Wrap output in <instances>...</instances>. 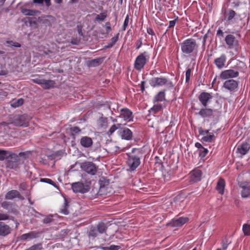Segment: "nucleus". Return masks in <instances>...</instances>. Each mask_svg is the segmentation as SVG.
I'll return each instance as SVG.
<instances>
[{"mask_svg": "<svg viewBox=\"0 0 250 250\" xmlns=\"http://www.w3.org/2000/svg\"><path fill=\"white\" fill-rule=\"evenodd\" d=\"M99 122L102 126H105L107 123V118L106 117H101L100 118Z\"/></svg>", "mask_w": 250, "mask_h": 250, "instance_id": "09e8293b", "label": "nucleus"}, {"mask_svg": "<svg viewBox=\"0 0 250 250\" xmlns=\"http://www.w3.org/2000/svg\"><path fill=\"white\" fill-rule=\"evenodd\" d=\"M121 124H118L117 125H112L109 128L108 130V133L110 135L112 134L117 129L121 128Z\"/></svg>", "mask_w": 250, "mask_h": 250, "instance_id": "c9c22d12", "label": "nucleus"}, {"mask_svg": "<svg viewBox=\"0 0 250 250\" xmlns=\"http://www.w3.org/2000/svg\"><path fill=\"white\" fill-rule=\"evenodd\" d=\"M215 139V136L212 133H208L206 136H203L201 140L205 142H211Z\"/></svg>", "mask_w": 250, "mask_h": 250, "instance_id": "cd10ccee", "label": "nucleus"}, {"mask_svg": "<svg viewBox=\"0 0 250 250\" xmlns=\"http://www.w3.org/2000/svg\"><path fill=\"white\" fill-rule=\"evenodd\" d=\"M18 158L17 154L10 151L0 149V161L5 159H16Z\"/></svg>", "mask_w": 250, "mask_h": 250, "instance_id": "ddd939ff", "label": "nucleus"}, {"mask_svg": "<svg viewBox=\"0 0 250 250\" xmlns=\"http://www.w3.org/2000/svg\"><path fill=\"white\" fill-rule=\"evenodd\" d=\"M142 154L140 149L136 148H133L131 153L126 154L128 156L127 165L131 170H135L140 165Z\"/></svg>", "mask_w": 250, "mask_h": 250, "instance_id": "f03ea898", "label": "nucleus"}, {"mask_svg": "<svg viewBox=\"0 0 250 250\" xmlns=\"http://www.w3.org/2000/svg\"><path fill=\"white\" fill-rule=\"evenodd\" d=\"M68 202L66 200V199H64V202L63 203V205L62 206V208L61 209L60 212L64 215H67L69 214V211L67 209V208L68 207Z\"/></svg>", "mask_w": 250, "mask_h": 250, "instance_id": "7c9ffc66", "label": "nucleus"}, {"mask_svg": "<svg viewBox=\"0 0 250 250\" xmlns=\"http://www.w3.org/2000/svg\"><path fill=\"white\" fill-rule=\"evenodd\" d=\"M212 114V110L209 108L201 109L199 112V114L203 118L210 116Z\"/></svg>", "mask_w": 250, "mask_h": 250, "instance_id": "a878e982", "label": "nucleus"}, {"mask_svg": "<svg viewBox=\"0 0 250 250\" xmlns=\"http://www.w3.org/2000/svg\"><path fill=\"white\" fill-rule=\"evenodd\" d=\"M44 1L47 6H49L51 5V0H44Z\"/></svg>", "mask_w": 250, "mask_h": 250, "instance_id": "774afa93", "label": "nucleus"}, {"mask_svg": "<svg viewBox=\"0 0 250 250\" xmlns=\"http://www.w3.org/2000/svg\"><path fill=\"white\" fill-rule=\"evenodd\" d=\"M217 76L214 79L213 81H212V86H214V85H215L216 83L217 84H218V83H219V81L218 82H217Z\"/></svg>", "mask_w": 250, "mask_h": 250, "instance_id": "338daca9", "label": "nucleus"}, {"mask_svg": "<svg viewBox=\"0 0 250 250\" xmlns=\"http://www.w3.org/2000/svg\"><path fill=\"white\" fill-rule=\"evenodd\" d=\"M146 82L145 81H142L141 83V90L142 92H143L145 90V85Z\"/></svg>", "mask_w": 250, "mask_h": 250, "instance_id": "0e129e2a", "label": "nucleus"}, {"mask_svg": "<svg viewBox=\"0 0 250 250\" xmlns=\"http://www.w3.org/2000/svg\"><path fill=\"white\" fill-rule=\"evenodd\" d=\"M6 42L8 44H9L10 45L16 47H20L21 46L19 43L13 42L12 41H7Z\"/></svg>", "mask_w": 250, "mask_h": 250, "instance_id": "5fc2aeb1", "label": "nucleus"}, {"mask_svg": "<svg viewBox=\"0 0 250 250\" xmlns=\"http://www.w3.org/2000/svg\"><path fill=\"white\" fill-rule=\"evenodd\" d=\"M117 133L123 140H131L133 137L132 132L127 127H121L118 130Z\"/></svg>", "mask_w": 250, "mask_h": 250, "instance_id": "0eeeda50", "label": "nucleus"}, {"mask_svg": "<svg viewBox=\"0 0 250 250\" xmlns=\"http://www.w3.org/2000/svg\"><path fill=\"white\" fill-rule=\"evenodd\" d=\"M70 130L71 131L72 134L74 135L76 134H78L81 132V129L79 127L74 126L70 128Z\"/></svg>", "mask_w": 250, "mask_h": 250, "instance_id": "8fccbe9b", "label": "nucleus"}, {"mask_svg": "<svg viewBox=\"0 0 250 250\" xmlns=\"http://www.w3.org/2000/svg\"><path fill=\"white\" fill-rule=\"evenodd\" d=\"M178 17H177V18L174 20L169 21V26L168 28H170L171 27H173L175 25V24L178 21Z\"/></svg>", "mask_w": 250, "mask_h": 250, "instance_id": "4d7b16f0", "label": "nucleus"}, {"mask_svg": "<svg viewBox=\"0 0 250 250\" xmlns=\"http://www.w3.org/2000/svg\"><path fill=\"white\" fill-rule=\"evenodd\" d=\"M1 207L8 211V212H12V208L13 205L12 203L7 201H4L1 204Z\"/></svg>", "mask_w": 250, "mask_h": 250, "instance_id": "c756f323", "label": "nucleus"}, {"mask_svg": "<svg viewBox=\"0 0 250 250\" xmlns=\"http://www.w3.org/2000/svg\"><path fill=\"white\" fill-rule=\"evenodd\" d=\"M149 59V55L147 52L145 51L140 54L135 60L134 68L138 71H141L144 67Z\"/></svg>", "mask_w": 250, "mask_h": 250, "instance_id": "20e7f679", "label": "nucleus"}, {"mask_svg": "<svg viewBox=\"0 0 250 250\" xmlns=\"http://www.w3.org/2000/svg\"><path fill=\"white\" fill-rule=\"evenodd\" d=\"M223 87L230 91H233L237 88L238 83L234 80H229L224 83Z\"/></svg>", "mask_w": 250, "mask_h": 250, "instance_id": "a211bd4d", "label": "nucleus"}, {"mask_svg": "<svg viewBox=\"0 0 250 250\" xmlns=\"http://www.w3.org/2000/svg\"><path fill=\"white\" fill-rule=\"evenodd\" d=\"M149 83L150 85L152 87H157L166 85L168 89H171L174 87L173 83L168 80L166 77H153L151 78Z\"/></svg>", "mask_w": 250, "mask_h": 250, "instance_id": "7ed1b4c3", "label": "nucleus"}, {"mask_svg": "<svg viewBox=\"0 0 250 250\" xmlns=\"http://www.w3.org/2000/svg\"><path fill=\"white\" fill-rule=\"evenodd\" d=\"M24 101L22 98L14 99L11 102V106L13 107H18L23 104Z\"/></svg>", "mask_w": 250, "mask_h": 250, "instance_id": "c85d7f7f", "label": "nucleus"}, {"mask_svg": "<svg viewBox=\"0 0 250 250\" xmlns=\"http://www.w3.org/2000/svg\"><path fill=\"white\" fill-rule=\"evenodd\" d=\"M212 98V95L208 92H202L199 96L198 99L202 105L206 107L208 103Z\"/></svg>", "mask_w": 250, "mask_h": 250, "instance_id": "dca6fc26", "label": "nucleus"}, {"mask_svg": "<svg viewBox=\"0 0 250 250\" xmlns=\"http://www.w3.org/2000/svg\"><path fill=\"white\" fill-rule=\"evenodd\" d=\"M11 124L16 126L26 127L28 125V120L24 115H18L14 118Z\"/></svg>", "mask_w": 250, "mask_h": 250, "instance_id": "423d86ee", "label": "nucleus"}, {"mask_svg": "<svg viewBox=\"0 0 250 250\" xmlns=\"http://www.w3.org/2000/svg\"><path fill=\"white\" fill-rule=\"evenodd\" d=\"M195 146L196 147L198 148L199 151H200V149H202L204 147L202 146V145L198 142H197L195 144Z\"/></svg>", "mask_w": 250, "mask_h": 250, "instance_id": "e2e57ef3", "label": "nucleus"}, {"mask_svg": "<svg viewBox=\"0 0 250 250\" xmlns=\"http://www.w3.org/2000/svg\"><path fill=\"white\" fill-rule=\"evenodd\" d=\"M9 216L6 213H0V221L1 220H6L8 219Z\"/></svg>", "mask_w": 250, "mask_h": 250, "instance_id": "6e6d98bb", "label": "nucleus"}, {"mask_svg": "<svg viewBox=\"0 0 250 250\" xmlns=\"http://www.w3.org/2000/svg\"><path fill=\"white\" fill-rule=\"evenodd\" d=\"M11 231L9 226L3 222H0V236H5L8 235Z\"/></svg>", "mask_w": 250, "mask_h": 250, "instance_id": "412c9836", "label": "nucleus"}, {"mask_svg": "<svg viewBox=\"0 0 250 250\" xmlns=\"http://www.w3.org/2000/svg\"><path fill=\"white\" fill-rule=\"evenodd\" d=\"M225 181L223 179L220 178V194H223L225 192Z\"/></svg>", "mask_w": 250, "mask_h": 250, "instance_id": "58836bf2", "label": "nucleus"}, {"mask_svg": "<svg viewBox=\"0 0 250 250\" xmlns=\"http://www.w3.org/2000/svg\"><path fill=\"white\" fill-rule=\"evenodd\" d=\"M241 190V196L243 198H248L250 196V181L241 182L239 184Z\"/></svg>", "mask_w": 250, "mask_h": 250, "instance_id": "6e6552de", "label": "nucleus"}, {"mask_svg": "<svg viewBox=\"0 0 250 250\" xmlns=\"http://www.w3.org/2000/svg\"><path fill=\"white\" fill-rule=\"evenodd\" d=\"M162 108V104H155L151 108L150 110L153 113H156L160 111Z\"/></svg>", "mask_w": 250, "mask_h": 250, "instance_id": "e433bc0d", "label": "nucleus"}, {"mask_svg": "<svg viewBox=\"0 0 250 250\" xmlns=\"http://www.w3.org/2000/svg\"><path fill=\"white\" fill-rule=\"evenodd\" d=\"M121 246L118 245H111L108 247H101L102 250H119L121 249Z\"/></svg>", "mask_w": 250, "mask_h": 250, "instance_id": "f704fd0d", "label": "nucleus"}, {"mask_svg": "<svg viewBox=\"0 0 250 250\" xmlns=\"http://www.w3.org/2000/svg\"><path fill=\"white\" fill-rule=\"evenodd\" d=\"M250 149V144L247 142H243L237 146V153L240 155L241 157L247 154Z\"/></svg>", "mask_w": 250, "mask_h": 250, "instance_id": "1a4fd4ad", "label": "nucleus"}, {"mask_svg": "<svg viewBox=\"0 0 250 250\" xmlns=\"http://www.w3.org/2000/svg\"><path fill=\"white\" fill-rule=\"evenodd\" d=\"M165 100V91H161L158 93L155 96L153 102L154 103L158 102H162Z\"/></svg>", "mask_w": 250, "mask_h": 250, "instance_id": "393cba45", "label": "nucleus"}, {"mask_svg": "<svg viewBox=\"0 0 250 250\" xmlns=\"http://www.w3.org/2000/svg\"><path fill=\"white\" fill-rule=\"evenodd\" d=\"M191 69L188 68L186 71V83H188L190 80Z\"/></svg>", "mask_w": 250, "mask_h": 250, "instance_id": "49530a36", "label": "nucleus"}, {"mask_svg": "<svg viewBox=\"0 0 250 250\" xmlns=\"http://www.w3.org/2000/svg\"><path fill=\"white\" fill-rule=\"evenodd\" d=\"M81 145L84 148H89L93 145L92 139L88 136H83L80 140Z\"/></svg>", "mask_w": 250, "mask_h": 250, "instance_id": "6ab92c4d", "label": "nucleus"}, {"mask_svg": "<svg viewBox=\"0 0 250 250\" xmlns=\"http://www.w3.org/2000/svg\"><path fill=\"white\" fill-rule=\"evenodd\" d=\"M40 233L35 231H32L28 233L22 234L20 236V239L21 241H29L39 237Z\"/></svg>", "mask_w": 250, "mask_h": 250, "instance_id": "2eb2a0df", "label": "nucleus"}, {"mask_svg": "<svg viewBox=\"0 0 250 250\" xmlns=\"http://www.w3.org/2000/svg\"><path fill=\"white\" fill-rule=\"evenodd\" d=\"M190 175V180L196 182L201 180L202 172L200 169H194L191 172Z\"/></svg>", "mask_w": 250, "mask_h": 250, "instance_id": "aec40b11", "label": "nucleus"}, {"mask_svg": "<svg viewBox=\"0 0 250 250\" xmlns=\"http://www.w3.org/2000/svg\"><path fill=\"white\" fill-rule=\"evenodd\" d=\"M98 230L96 229H91L89 232L88 236L89 237L92 238V239H94L95 237H96L97 236L98 234Z\"/></svg>", "mask_w": 250, "mask_h": 250, "instance_id": "ea45409f", "label": "nucleus"}, {"mask_svg": "<svg viewBox=\"0 0 250 250\" xmlns=\"http://www.w3.org/2000/svg\"><path fill=\"white\" fill-rule=\"evenodd\" d=\"M107 17L106 12H104L97 15L95 18V20L97 21H103Z\"/></svg>", "mask_w": 250, "mask_h": 250, "instance_id": "72a5a7b5", "label": "nucleus"}, {"mask_svg": "<svg viewBox=\"0 0 250 250\" xmlns=\"http://www.w3.org/2000/svg\"><path fill=\"white\" fill-rule=\"evenodd\" d=\"M188 221V217L174 218L167 224V225L172 227H180L186 224Z\"/></svg>", "mask_w": 250, "mask_h": 250, "instance_id": "9b49d317", "label": "nucleus"}, {"mask_svg": "<svg viewBox=\"0 0 250 250\" xmlns=\"http://www.w3.org/2000/svg\"><path fill=\"white\" fill-rule=\"evenodd\" d=\"M52 218H53V215H49L46 216L43 220V223L44 224H49V223H50L53 220Z\"/></svg>", "mask_w": 250, "mask_h": 250, "instance_id": "de8ad7c7", "label": "nucleus"}, {"mask_svg": "<svg viewBox=\"0 0 250 250\" xmlns=\"http://www.w3.org/2000/svg\"><path fill=\"white\" fill-rule=\"evenodd\" d=\"M239 75V72L232 69H229L223 71L220 74V77L223 79L235 78Z\"/></svg>", "mask_w": 250, "mask_h": 250, "instance_id": "4468645a", "label": "nucleus"}, {"mask_svg": "<svg viewBox=\"0 0 250 250\" xmlns=\"http://www.w3.org/2000/svg\"><path fill=\"white\" fill-rule=\"evenodd\" d=\"M129 21V17L128 15H127L125 17V20L124 22L123 25L122 26V30L125 31L128 25Z\"/></svg>", "mask_w": 250, "mask_h": 250, "instance_id": "37998d69", "label": "nucleus"}, {"mask_svg": "<svg viewBox=\"0 0 250 250\" xmlns=\"http://www.w3.org/2000/svg\"><path fill=\"white\" fill-rule=\"evenodd\" d=\"M81 169L91 175H94L97 172V167L92 162L85 161L80 165Z\"/></svg>", "mask_w": 250, "mask_h": 250, "instance_id": "39448f33", "label": "nucleus"}, {"mask_svg": "<svg viewBox=\"0 0 250 250\" xmlns=\"http://www.w3.org/2000/svg\"><path fill=\"white\" fill-rule=\"evenodd\" d=\"M102 62V59L98 58L96 59L92 60L90 62V65L92 66H96L99 65L100 63Z\"/></svg>", "mask_w": 250, "mask_h": 250, "instance_id": "79ce46f5", "label": "nucleus"}, {"mask_svg": "<svg viewBox=\"0 0 250 250\" xmlns=\"http://www.w3.org/2000/svg\"><path fill=\"white\" fill-rule=\"evenodd\" d=\"M33 80L34 82V83H37L38 84H40L42 86L43 79L36 78V79H33Z\"/></svg>", "mask_w": 250, "mask_h": 250, "instance_id": "bf43d9fd", "label": "nucleus"}, {"mask_svg": "<svg viewBox=\"0 0 250 250\" xmlns=\"http://www.w3.org/2000/svg\"><path fill=\"white\" fill-rule=\"evenodd\" d=\"M226 61V57L225 55H222L220 57V68L225 66V63Z\"/></svg>", "mask_w": 250, "mask_h": 250, "instance_id": "a18cd8bd", "label": "nucleus"}, {"mask_svg": "<svg viewBox=\"0 0 250 250\" xmlns=\"http://www.w3.org/2000/svg\"><path fill=\"white\" fill-rule=\"evenodd\" d=\"M43 2H44V0H33V2L34 3L42 4Z\"/></svg>", "mask_w": 250, "mask_h": 250, "instance_id": "69168bd1", "label": "nucleus"}, {"mask_svg": "<svg viewBox=\"0 0 250 250\" xmlns=\"http://www.w3.org/2000/svg\"><path fill=\"white\" fill-rule=\"evenodd\" d=\"M142 39L141 38L138 41V43L136 45V49H139L141 47V46H142Z\"/></svg>", "mask_w": 250, "mask_h": 250, "instance_id": "680f3d73", "label": "nucleus"}, {"mask_svg": "<svg viewBox=\"0 0 250 250\" xmlns=\"http://www.w3.org/2000/svg\"><path fill=\"white\" fill-rule=\"evenodd\" d=\"M147 33L149 35H155L153 30L152 29V28H151L150 27L147 28Z\"/></svg>", "mask_w": 250, "mask_h": 250, "instance_id": "052dcab7", "label": "nucleus"}, {"mask_svg": "<svg viewBox=\"0 0 250 250\" xmlns=\"http://www.w3.org/2000/svg\"><path fill=\"white\" fill-rule=\"evenodd\" d=\"M40 181L42 182L49 184L51 185L54 187H56V183L50 179L46 178H41L40 179Z\"/></svg>", "mask_w": 250, "mask_h": 250, "instance_id": "a19ab883", "label": "nucleus"}, {"mask_svg": "<svg viewBox=\"0 0 250 250\" xmlns=\"http://www.w3.org/2000/svg\"><path fill=\"white\" fill-rule=\"evenodd\" d=\"M21 12L25 16H34L37 13H40V11L35 10H31L26 8H21Z\"/></svg>", "mask_w": 250, "mask_h": 250, "instance_id": "bb28decb", "label": "nucleus"}, {"mask_svg": "<svg viewBox=\"0 0 250 250\" xmlns=\"http://www.w3.org/2000/svg\"><path fill=\"white\" fill-rule=\"evenodd\" d=\"M105 29L107 33L109 32L111 30V24L109 22H106L105 23Z\"/></svg>", "mask_w": 250, "mask_h": 250, "instance_id": "13d9d810", "label": "nucleus"}, {"mask_svg": "<svg viewBox=\"0 0 250 250\" xmlns=\"http://www.w3.org/2000/svg\"><path fill=\"white\" fill-rule=\"evenodd\" d=\"M20 193L17 190H12L8 191L5 195V199L7 200H12L16 197H20Z\"/></svg>", "mask_w": 250, "mask_h": 250, "instance_id": "4be33fe9", "label": "nucleus"}, {"mask_svg": "<svg viewBox=\"0 0 250 250\" xmlns=\"http://www.w3.org/2000/svg\"><path fill=\"white\" fill-rule=\"evenodd\" d=\"M208 153V150L207 148L203 147L202 149H200L199 151V156L201 158L205 157Z\"/></svg>", "mask_w": 250, "mask_h": 250, "instance_id": "c03bdc74", "label": "nucleus"}, {"mask_svg": "<svg viewBox=\"0 0 250 250\" xmlns=\"http://www.w3.org/2000/svg\"><path fill=\"white\" fill-rule=\"evenodd\" d=\"M71 188L75 193H84L87 192L89 188L87 186L81 182L73 183L71 185Z\"/></svg>", "mask_w": 250, "mask_h": 250, "instance_id": "9d476101", "label": "nucleus"}, {"mask_svg": "<svg viewBox=\"0 0 250 250\" xmlns=\"http://www.w3.org/2000/svg\"><path fill=\"white\" fill-rule=\"evenodd\" d=\"M19 162L20 158H18L16 159H9L6 163V167L8 168L18 170L19 169Z\"/></svg>", "mask_w": 250, "mask_h": 250, "instance_id": "f3484780", "label": "nucleus"}, {"mask_svg": "<svg viewBox=\"0 0 250 250\" xmlns=\"http://www.w3.org/2000/svg\"><path fill=\"white\" fill-rule=\"evenodd\" d=\"M235 37L232 35H228L225 38V41L227 44L229 46V48H231L233 46L234 42L235 41Z\"/></svg>", "mask_w": 250, "mask_h": 250, "instance_id": "5701e85b", "label": "nucleus"}, {"mask_svg": "<svg viewBox=\"0 0 250 250\" xmlns=\"http://www.w3.org/2000/svg\"><path fill=\"white\" fill-rule=\"evenodd\" d=\"M119 36V33H118L116 36L112 37L110 40V43H111L114 45L115 44V43L118 41Z\"/></svg>", "mask_w": 250, "mask_h": 250, "instance_id": "864d4df0", "label": "nucleus"}, {"mask_svg": "<svg viewBox=\"0 0 250 250\" xmlns=\"http://www.w3.org/2000/svg\"><path fill=\"white\" fill-rule=\"evenodd\" d=\"M55 84V83L54 81L43 79L42 86L44 89H49L53 87Z\"/></svg>", "mask_w": 250, "mask_h": 250, "instance_id": "b1692460", "label": "nucleus"}, {"mask_svg": "<svg viewBox=\"0 0 250 250\" xmlns=\"http://www.w3.org/2000/svg\"><path fill=\"white\" fill-rule=\"evenodd\" d=\"M29 153V151L21 152L17 154V156H18V158H19V157H21L24 159H26L28 157Z\"/></svg>", "mask_w": 250, "mask_h": 250, "instance_id": "3c124183", "label": "nucleus"}, {"mask_svg": "<svg viewBox=\"0 0 250 250\" xmlns=\"http://www.w3.org/2000/svg\"><path fill=\"white\" fill-rule=\"evenodd\" d=\"M120 117L126 122H131L133 120L132 112L127 108H124L121 109Z\"/></svg>", "mask_w": 250, "mask_h": 250, "instance_id": "f8f14e48", "label": "nucleus"}, {"mask_svg": "<svg viewBox=\"0 0 250 250\" xmlns=\"http://www.w3.org/2000/svg\"><path fill=\"white\" fill-rule=\"evenodd\" d=\"M106 225L103 222H101L97 225V230L100 233H103L106 231Z\"/></svg>", "mask_w": 250, "mask_h": 250, "instance_id": "2f4dec72", "label": "nucleus"}, {"mask_svg": "<svg viewBox=\"0 0 250 250\" xmlns=\"http://www.w3.org/2000/svg\"><path fill=\"white\" fill-rule=\"evenodd\" d=\"M236 13L233 10H229L227 15V18L228 21H231L235 16Z\"/></svg>", "mask_w": 250, "mask_h": 250, "instance_id": "4c0bfd02", "label": "nucleus"}, {"mask_svg": "<svg viewBox=\"0 0 250 250\" xmlns=\"http://www.w3.org/2000/svg\"><path fill=\"white\" fill-rule=\"evenodd\" d=\"M181 50L183 54L189 56L197 55L198 44L193 38H188L180 43Z\"/></svg>", "mask_w": 250, "mask_h": 250, "instance_id": "f257e3e1", "label": "nucleus"}, {"mask_svg": "<svg viewBox=\"0 0 250 250\" xmlns=\"http://www.w3.org/2000/svg\"><path fill=\"white\" fill-rule=\"evenodd\" d=\"M242 230L245 235L250 236V225L244 224L243 225Z\"/></svg>", "mask_w": 250, "mask_h": 250, "instance_id": "473e14b6", "label": "nucleus"}, {"mask_svg": "<svg viewBox=\"0 0 250 250\" xmlns=\"http://www.w3.org/2000/svg\"><path fill=\"white\" fill-rule=\"evenodd\" d=\"M199 133L200 135L205 136L208 133H209V131L208 130H204L202 127H200L198 129Z\"/></svg>", "mask_w": 250, "mask_h": 250, "instance_id": "603ef678", "label": "nucleus"}]
</instances>
